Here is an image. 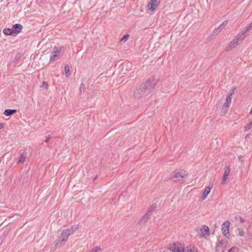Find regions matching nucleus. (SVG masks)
Returning <instances> with one entry per match:
<instances>
[{"label": "nucleus", "instance_id": "obj_26", "mask_svg": "<svg viewBox=\"0 0 252 252\" xmlns=\"http://www.w3.org/2000/svg\"><path fill=\"white\" fill-rule=\"evenodd\" d=\"M101 249L99 246H96L90 252H99L101 251Z\"/></svg>", "mask_w": 252, "mask_h": 252}, {"label": "nucleus", "instance_id": "obj_12", "mask_svg": "<svg viewBox=\"0 0 252 252\" xmlns=\"http://www.w3.org/2000/svg\"><path fill=\"white\" fill-rule=\"evenodd\" d=\"M23 26L20 24H16L12 28L14 34H17L21 32Z\"/></svg>", "mask_w": 252, "mask_h": 252}, {"label": "nucleus", "instance_id": "obj_33", "mask_svg": "<svg viewBox=\"0 0 252 252\" xmlns=\"http://www.w3.org/2000/svg\"><path fill=\"white\" fill-rule=\"evenodd\" d=\"M237 251V249L236 248H232L231 249H230L228 252H236Z\"/></svg>", "mask_w": 252, "mask_h": 252}, {"label": "nucleus", "instance_id": "obj_28", "mask_svg": "<svg viewBox=\"0 0 252 252\" xmlns=\"http://www.w3.org/2000/svg\"><path fill=\"white\" fill-rule=\"evenodd\" d=\"M129 34H126L125 35H124V36L121 39V41H123L124 42H126V41L129 37Z\"/></svg>", "mask_w": 252, "mask_h": 252}, {"label": "nucleus", "instance_id": "obj_14", "mask_svg": "<svg viewBox=\"0 0 252 252\" xmlns=\"http://www.w3.org/2000/svg\"><path fill=\"white\" fill-rule=\"evenodd\" d=\"M185 252H198L197 249L192 245H188L185 248Z\"/></svg>", "mask_w": 252, "mask_h": 252}, {"label": "nucleus", "instance_id": "obj_19", "mask_svg": "<svg viewBox=\"0 0 252 252\" xmlns=\"http://www.w3.org/2000/svg\"><path fill=\"white\" fill-rule=\"evenodd\" d=\"M60 56V54L52 53L50 56V61H55L57 60Z\"/></svg>", "mask_w": 252, "mask_h": 252}, {"label": "nucleus", "instance_id": "obj_22", "mask_svg": "<svg viewBox=\"0 0 252 252\" xmlns=\"http://www.w3.org/2000/svg\"><path fill=\"white\" fill-rule=\"evenodd\" d=\"M66 241H65V239L61 238H60L59 240L57 242V243L56 244V246L57 247H61L62 245H64Z\"/></svg>", "mask_w": 252, "mask_h": 252}, {"label": "nucleus", "instance_id": "obj_5", "mask_svg": "<svg viewBox=\"0 0 252 252\" xmlns=\"http://www.w3.org/2000/svg\"><path fill=\"white\" fill-rule=\"evenodd\" d=\"M170 250L173 252H184V245L179 243H174L170 246Z\"/></svg>", "mask_w": 252, "mask_h": 252}, {"label": "nucleus", "instance_id": "obj_38", "mask_svg": "<svg viewBox=\"0 0 252 252\" xmlns=\"http://www.w3.org/2000/svg\"><path fill=\"white\" fill-rule=\"evenodd\" d=\"M249 137V134H248V135H246V136L245 137V138H246V139H247V138H248V137Z\"/></svg>", "mask_w": 252, "mask_h": 252}, {"label": "nucleus", "instance_id": "obj_23", "mask_svg": "<svg viewBox=\"0 0 252 252\" xmlns=\"http://www.w3.org/2000/svg\"><path fill=\"white\" fill-rule=\"evenodd\" d=\"M156 208H157V204L153 203L150 207V208L148 211V213L152 215V214H153V212L155 210Z\"/></svg>", "mask_w": 252, "mask_h": 252}, {"label": "nucleus", "instance_id": "obj_8", "mask_svg": "<svg viewBox=\"0 0 252 252\" xmlns=\"http://www.w3.org/2000/svg\"><path fill=\"white\" fill-rule=\"evenodd\" d=\"M226 244L223 240H221L216 246L215 252H224L226 248Z\"/></svg>", "mask_w": 252, "mask_h": 252}, {"label": "nucleus", "instance_id": "obj_31", "mask_svg": "<svg viewBox=\"0 0 252 252\" xmlns=\"http://www.w3.org/2000/svg\"><path fill=\"white\" fill-rule=\"evenodd\" d=\"M230 103H231V102H230L229 101H227L226 100H225V101L222 106L229 107Z\"/></svg>", "mask_w": 252, "mask_h": 252}, {"label": "nucleus", "instance_id": "obj_34", "mask_svg": "<svg viewBox=\"0 0 252 252\" xmlns=\"http://www.w3.org/2000/svg\"><path fill=\"white\" fill-rule=\"evenodd\" d=\"M85 89V85L84 84L81 83L80 86V90L81 92L82 90H84Z\"/></svg>", "mask_w": 252, "mask_h": 252}, {"label": "nucleus", "instance_id": "obj_4", "mask_svg": "<svg viewBox=\"0 0 252 252\" xmlns=\"http://www.w3.org/2000/svg\"><path fill=\"white\" fill-rule=\"evenodd\" d=\"M77 229V226H72L69 228L64 229L62 231L60 237L61 238L64 239H65V241H67V239L68 238V237L71 234H73Z\"/></svg>", "mask_w": 252, "mask_h": 252}, {"label": "nucleus", "instance_id": "obj_13", "mask_svg": "<svg viewBox=\"0 0 252 252\" xmlns=\"http://www.w3.org/2000/svg\"><path fill=\"white\" fill-rule=\"evenodd\" d=\"M151 215L148 213V212L146 213L143 217L140 219L139 222L140 223H145L147 222L148 220L150 219Z\"/></svg>", "mask_w": 252, "mask_h": 252}, {"label": "nucleus", "instance_id": "obj_24", "mask_svg": "<svg viewBox=\"0 0 252 252\" xmlns=\"http://www.w3.org/2000/svg\"><path fill=\"white\" fill-rule=\"evenodd\" d=\"M236 233L240 236H243L244 235V231L240 228H238L236 231Z\"/></svg>", "mask_w": 252, "mask_h": 252}, {"label": "nucleus", "instance_id": "obj_36", "mask_svg": "<svg viewBox=\"0 0 252 252\" xmlns=\"http://www.w3.org/2000/svg\"><path fill=\"white\" fill-rule=\"evenodd\" d=\"M239 220L241 223H244L245 222V220L242 217H240Z\"/></svg>", "mask_w": 252, "mask_h": 252}, {"label": "nucleus", "instance_id": "obj_40", "mask_svg": "<svg viewBox=\"0 0 252 252\" xmlns=\"http://www.w3.org/2000/svg\"><path fill=\"white\" fill-rule=\"evenodd\" d=\"M251 125H252V123H251Z\"/></svg>", "mask_w": 252, "mask_h": 252}, {"label": "nucleus", "instance_id": "obj_3", "mask_svg": "<svg viewBox=\"0 0 252 252\" xmlns=\"http://www.w3.org/2000/svg\"><path fill=\"white\" fill-rule=\"evenodd\" d=\"M245 37L246 36L244 35V34H243L242 33H238L236 36V37L231 41L228 47H227L226 51H229L230 49L236 47L237 45L240 44Z\"/></svg>", "mask_w": 252, "mask_h": 252}, {"label": "nucleus", "instance_id": "obj_29", "mask_svg": "<svg viewBox=\"0 0 252 252\" xmlns=\"http://www.w3.org/2000/svg\"><path fill=\"white\" fill-rule=\"evenodd\" d=\"M61 52V50L58 49V47L56 46H54L53 48V50L52 53H55L58 54H60Z\"/></svg>", "mask_w": 252, "mask_h": 252}, {"label": "nucleus", "instance_id": "obj_37", "mask_svg": "<svg viewBox=\"0 0 252 252\" xmlns=\"http://www.w3.org/2000/svg\"><path fill=\"white\" fill-rule=\"evenodd\" d=\"M3 127L2 124H0V129Z\"/></svg>", "mask_w": 252, "mask_h": 252}, {"label": "nucleus", "instance_id": "obj_7", "mask_svg": "<svg viewBox=\"0 0 252 252\" xmlns=\"http://www.w3.org/2000/svg\"><path fill=\"white\" fill-rule=\"evenodd\" d=\"M161 0H151L148 5V9L154 11L160 3Z\"/></svg>", "mask_w": 252, "mask_h": 252}, {"label": "nucleus", "instance_id": "obj_32", "mask_svg": "<svg viewBox=\"0 0 252 252\" xmlns=\"http://www.w3.org/2000/svg\"><path fill=\"white\" fill-rule=\"evenodd\" d=\"M48 84L46 82H45V81H43L42 82V85L41 86V87H43L44 88H45L46 90H47L48 89Z\"/></svg>", "mask_w": 252, "mask_h": 252}, {"label": "nucleus", "instance_id": "obj_2", "mask_svg": "<svg viewBox=\"0 0 252 252\" xmlns=\"http://www.w3.org/2000/svg\"><path fill=\"white\" fill-rule=\"evenodd\" d=\"M188 176V172L184 170H176L171 176V179L175 182H185Z\"/></svg>", "mask_w": 252, "mask_h": 252}, {"label": "nucleus", "instance_id": "obj_27", "mask_svg": "<svg viewBox=\"0 0 252 252\" xmlns=\"http://www.w3.org/2000/svg\"><path fill=\"white\" fill-rule=\"evenodd\" d=\"M228 107H224V106L222 107L221 110V113L222 114V115H224L226 113V112H227V110H228Z\"/></svg>", "mask_w": 252, "mask_h": 252}, {"label": "nucleus", "instance_id": "obj_18", "mask_svg": "<svg viewBox=\"0 0 252 252\" xmlns=\"http://www.w3.org/2000/svg\"><path fill=\"white\" fill-rule=\"evenodd\" d=\"M252 29V22L246 27L245 30L242 32L246 37L248 33Z\"/></svg>", "mask_w": 252, "mask_h": 252}, {"label": "nucleus", "instance_id": "obj_35", "mask_svg": "<svg viewBox=\"0 0 252 252\" xmlns=\"http://www.w3.org/2000/svg\"><path fill=\"white\" fill-rule=\"evenodd\" d=\"M50 137L49 136L48 137H46V139L45 140V142L46 143H47L48 142L49 140H50Z\"/></svg>", "mask_w": 252, "mask_h": 252}, {"label": "nucleus", "instance_id": "obj_25", "mask_svg": "<svg viewBox=\"0 0 252 252\" xmlns=\"http://www.w3.org/2000/svg\"><path fill=\"white\" fill-rule=\"evenodd\" d=\"M252 121L250 122V123L245 126L244 127L245 131H248L250 130L252 127V125H251Z\"/></svg>", "mask_w": 252, "mask_h": 252}, {"label": "nucleus", "instance_id": "obj_9", "mask_svg": "<svg viewBox=\"0 0 252 252\" xmlns=\"http://www.w3.org/2000/svg\"><path fill=\"white\" fill-rule=\"evenodd\" d=\"M230 225V222L228 220L225 221L222 224L221 230L222 231L223 234L226 237H228L229 235V227Z\"/></svg>", "mask_w": 252, "mask_h": 252}, {"label": "nucleus", "instance_id": "obj_11", "mask_svg": "<svg viewBox=\"0 0 252 252\" xmlns=\"http://www.w3.org/2000/svg\"><path fill=\"white\" fill-rule=\"evenodd\" d=\"M230 171V169L229 167H226L224 168V173L221 180L222 184H224L225 183V181L228 178Z\"/></svg>", "mask_w": 252, "mask_h": 252}, {"label": "nucleus", "instance_id": "obj_1", "mask_svg": "<svg viewBox=\"0 0 252 252\" xmlns=\"http://www.w3.org/2000/svg\"><path fill=\"white\" fill-rule=\"evenodd\" d=\"M157 83L154 78L149 79L146 82L141 84L133 90V95L135 98L140 99L146 96L151 93Z\"/></svg>", "mask_w": 252, "mask_h": 252}, {"label": "nucleus", "instance_id": "obj_21", "mask_svg": "<svg viewBox=\"0 0 252 252\" xmlns=\"http://www.w3.org/2000/svg\"><path fill=\"white\" fill-rule=\"evenodd\" d=\"M65 75L66 77H68L71 74L70 71V67L68 64H66L64 66Z\"/></svg>", "mask_w": 252, "mask_h": 252}, {"label": "nucleus", "instance_id": "obj_39", "mask_svg": "<svg viewBox=\"0 0 252 252\" xmlns=\"http://www.w3.org/2000/svg\"><path fill=\"white\" fill-rule=\"evenodd\" d=\"M234 91L233 90L230 93H232V94L234 93Z\"/></svg>", "mask_w": 252, "mask_h": 252}, {"label": "nucleus", "instance_id": "obj_20", "mask_svg": "<svg viewBox=\"0 0 252 252\" xmlns=\"http://www.w3.org/2000/svg\"><path fill=\"white\" fill-rule=\"evenodd\" d=\"M3 32L4 34L6 35H10L14 34L12 32V29L10 28L4 29L3 30Z\"/></svg>", "mask_w": 252, "mask_h": 252}, {"label": "nucleus", "instance_id": "obj_17", "mask_svg": "<svg viewBox=\"0 0 252 252\" xmlns=\"http://www.w3.org/2000/svg\"><path fill=\"white\" fill-rule=\"evenodd\" d=\"M17 112L16 109H6L3 114L7 116L12 115Z\"/></svg>", "mask_w": 252, "mask_h": 252}, {"label": "nucleus", "instance_id": "obj_30", "mask_svg": "<svg viewBox=\"0 0 252 252\" xmlns=\"http://www.w3.org/2000/svg\"><path fill=\"white\" fill-rule=\"evenodd\" d=\"M232 93H229L227 95V97H226V100L228 101H230V102H231V99H232Z\"/></svg>", "mask_w": 252, "mask_h": 252}, {"label": "nucleus", "instance_id": "obj_15", "mask_svg": "<svg viewBox=\"0 0 252 252\" xmlns=\"http://www.w3.org/2000/svg\"><path fill=\"white\" fill-rule=\"evenodd\" d=\"M27 157V153H23L20 157L18 158V160L17 162L18 164H23L24 161H25V159Z\"/></svg>", "mask_w": 252, "mask_h": 252}, {"label": "nucleus", "instance_id": "obj_10", "mask_svg": "<svg viewBox=\"0 0 252 252\" xmlns=\"http://www.w3.org/2000/svg\"><path fill=\"white\" fill-rule=\"evenodd\" d=\"M213 186L214 183L212 182L205 188L201 196V198L202 200H204L207 197L208 195L210 192L211 189L213 187Z\"/></svg>", "mask_w": 252, "mask_h": 252}, {"label": "nucleus", "instance_id": "obj_16", "mask_svg": "<svg viewBox=\"0 0 252 252\" xmlns=\"http://www.w3.org/2000/svg\"><path fill=\"white\" fill-rule=\"evenodd\" d=\"M227 23V21H224L217 29H216L214 31V33L217 32L216 34L220 32L221 31V30H222V29H223L226 25Z\"/></svg>", "mask_w": 252, "mask_h": 252}, {"label": "nucleus", "instance_id": "obj_6", "mask_svg": "<svg viewBox=\"0 0 252 252\" xmlns=\"http://www.w3.org/2000/svg\"><path fill=\"white\" fill-rule=\"evenodd\" d=\"M209 227L205 225H203L198 231V235L199 237H205L206 235H209Z\"/></svg>", "mask_w": 252, "mask_h": 252}]
</instances>
